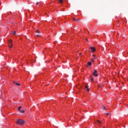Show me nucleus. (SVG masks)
I'll return each mask as SVG.
<instances>
[{"label":"nucleus","instance_id":"nucleus-1","mask_svg":"<svg viewBox=\"0 0 128 128\" xmlns=\"http://www.w3.org/2000/svg\"><path fill=\"white\" fill-rule=\"evenodd\" d=\"M24 122H26V121H24V120H22V119H18L16 121V123L18 124H20V126L22 124H24Z\"/></svg>","mask_w":128,"mask_h":128},{"label":"nucleus","instance_id":"nucleus-2","mask_svg":"<svg viewBox=\"0 0 128 128\" xmlns=\"http://www.w3.org/2000/svg\"><path fill=\"white\" fill-rule=\"evenodd\" d=\"M8 46L10 48H12V40H8Z\"/></svg>","mask_w":128,"mask_h":128},{"label":"nucleus","instance_id":"nucleus-3","mask_svg":"<svg viewBox=\"0 0 128 128\" xmlns=\"http://www.w3.org/2000/svg\"><path fill=\"white\" fill-rule=\"evenodd\" d=\"M93 75L95 76H98V71H96V70H94V72H93Z\"/></svg>","mask_w":128,"mask_h":128},{"label":"nucleus","instance_id":"nucleus-4","mask_svg":"<svg viewBox=\"0 0 128 128\" xmlns=\"http://www.w3.org/2000/svg\"><path fill=\"white\" fill-rule=\"evenodd\" d=\"M90 50H92V52H96V48L94 47H90Z\"/></svg>","mask_w":128,"mask_h":128},{"label":"nucleus","instance_id":"nucleus-5","mask_svg":"<svg viewBox=\"0 0 128 128\" xmlns=\"http://www.w3.org/2000/svg\"><path fill=\"white\" fill-rule=\"evenodd\" d=\"M14 84H16V86H20V84L16 82H14Z\"/></svg>","mask_w":128,"mask_h":128},{"label":"nucleus","instance_id":"nucleus-6","mask_svg":"<svg viewBox=\"0 0 128 128\" xmlns=\"http://www.w3.org/2000/svg\"><path fill=\"white\" fill-rule=\"evenodd\" d=\"M58 0L60 4H62V2H64V0Z\"/></svg>","mask_w":128,"mask_h":128},{"label":"nucleus","instance_id":"nucleus-7","mask_svg":"<svg viewBox=\"0 0 128 128\" xmlns=\"http://www.w3.org/2000/svg\"><path fill=\"white\" fill-rule=\"evenodd\" d=\"M19 112H21V114H24V110H19Z\"/></svg>","mask_w":128,"mask_h":128},{"label":"nucleus","instance_id":"nucleus-8","mask_svg":"<svg viewBox=\"0 0 128 128\" xmlns=\"http://www.w3.org/2000/svg\"><path fill=\"white\" fill-rule=\"evenodd\" d=\"M75 22H78L80 20L78 19H75L74 18H73Z\"/></svg>","mask_w":128,"mask_h":128},{"label":"nucleus","instance_id":"nucleus-9","mask_svg":"<svg viewBox=\"0 0 128 128\" xmlns=\"http://www.w3.org/2000/svg\"><path fill=\"white\" fill-rule=\"evenodd\" d=\"M88 64L90 66H92V62H88Z\"/></svg>","mask_w":128,"mask_h":128},{"label":"nucleus","instance_id":"nucleus-10","mask_svg":"<svg viewBox=\"0 0 128 128\" xmlns=\"http://www.w3.org/2000/svg\"><path fill=\"white\" fill-rule=\"evenodd\" d=\"M92 56H93L94 60H96V55H93Z\"/></svg>","mask_w":128,"mask_h":128},{"label":"nucleus","instance_id":"nucleus-11","mask_svg":"<svg viewBox=\"0 0 128 128\" xmlns=\"http://www.w3.org/2000/svg\"><path fill=\"white\" fill-rule=\"evenodd\" d=\"M91 81L94 82V78L90 76Z\"/></svg>","mask_w":128,"mask_h":128},{"label":"nucleus","instance_id":"nucleus-12","mask_svg":"<svg viewBox=\"0 0 128 128\" xmlns=\"http://www.w3.org/2000/svg\"><path fill=\"white\" fill-rule=\"evenodd\" d=\"M22 106H19L18 108V110H20V108H22Z\"/></svg>","mask_w":128,"mask_h":128},{"label":"nucleus","instance_id":"nucleus-13","mask_svg":"<svg viewBox=\"0 0 128 128\" xmlns=\"http://www.w3.org/2000/svg\"><path fill=\"white\" fill-rule=\"evenodd\" d=\"M96 122H98L99 124H102V122H100V120H96Z\"/></svg>","mask_w":128,"mask_h":128},{"label":"nucleus","instance_id":"nucleus-14","mask_svg":"<svg viewBox=\"0 0 128 128\" xmlns=\"http://www.w3.org/2000/svg\"><path fill=\"white\" fill-rule=\"evenodd\" d=\"M36 34H40V31L36 30Z\"/></svg>","mask_w":128,"mask_h":128},{"label":"nucleus","instance_id":"nucleus-15","mask_svg":"<svg viewBox=\"0 0 128 128\" xmlns=\"http://www.w3.org/2000/svg\"><path fill=\"white\" fill-rule=\"evenodd\" d=\"M85 88H88V86H86Z\"/></svg>","mask_w":128,"mask_h":128},{"label":"nucleus","instance_id":"nucleus-16","mask_svg":"<svg viewBox=\"0 0 128 128\" xmlns=\"http://www.w3.org/2000/svg\"><path fill=\"white\" fill-rule=\"evenodd\" d=\"M13 34H16V31H14V32H13Z\"/></svg>","mask_w":128,"mask_h":128},{"label":"nucleus","instance_id":"nucleus-17","mask_svg":"<svg viewBox=\"0 0 128 128\" xmlns=\"http://www.w3.org/2000/svg\"><path fill=\"white\" fill-rule=\"evenodd\" d=\"M86 90H87V92H90V88H88Z\"/></svg>","mask_w":128,"mask_h":128},{"label":"nucleus","instance_id":"nucleus-18","mask_svg":"<svg viewBox=\"0 0 128 128\" xmlns=\"http://www.w3.org/2000/svg\"><path fill=\"white\" fill-rule=\"evenodd\" d=\"M103 110H106V106H104Z\"/></svg>","mask_w":128,"mask_h":128},{"label":"nucleus","instance_id":"nucleus-19","mask_svg":"<svg viewBox=\"0 0 128 128\" xmlns=\"http://www.w3.org/2000/svg\"><path fill=\"white\" fill-rule=\"evenodd\" d=\"M38 2H36V6H38Z\"/></svg>","mask_w":128,"mask_h":128},{"label":"nucleus","instance_id":"nucleus-20","mask_svg":"<svg viewBox=\"0 0 128 128\" xmlns=\"http://www.w3.org/2000/svg\"><path fill=\"white\" fill-rule=\"evenodd\" d=\"M92 62H94V59H92Z\"/></svg>","mask_w":128,"mask_h":128},{"label":"nucleus","instance_id":"nucleus-21","mask_svg":"<svg viewBox=\"0 0 128 128\" xmlns=\"http://www.w3.org/2000/svg\"><path fill=\"white\" fill-rule=\"evenodd\" d=\"M36 36H37L38 37V36H40V34H37Z\"/></svg>","mask_w":128,"mask_h":128},{"label":"nucleus","instance_id":"nucleus-22","mask_svg":"<svg viewBox=\"0 0 128 128\" xmlns=\"http://www.w3.org/2000/svg\"><path fill=\"white\" fill-rule=\"evenodd\" d=\"M106 114L108 115L110 114V113H106Z\"/></svg>","mask_w":128,"mask_h":128},{"label":"nucleus","instance_id":"nucleus-23","mask_svg":"<svg viewBox=\"0 0 128 128\" xmlns=\"http://www.w3.org/2000/svg\"><path fill=\"white\" fill-rule=\"evenodd\" d=\"M80 56H82V53H80Z\"/></svg>","mask_w":128,"mask_h":128},{"label":"nucleus","instance_id":"nucleus-24","mask_svg":"<svg viewBox=\"0 0 128 128\" xmlns=\"http://www.w3.org/2000/svg\"><path fill=\"white\" fill-rule=\"evenodd\" d=\"M86 40H88V39H86Z\"/></svg>","mask_w":128,"mask_h":128}]
</instances>
